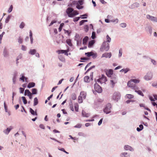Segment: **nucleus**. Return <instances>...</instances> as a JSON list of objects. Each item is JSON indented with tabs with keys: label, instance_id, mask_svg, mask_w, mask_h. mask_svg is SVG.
<instances>
[{
	"label": "nucleus",
	"instance_id": "f257e3e1",
	"mask_svg": "<svg viewBox=\"0 0 157 157\" xmlns=\"http://www.w3.org/2000/svg\"><path fill=\"white\" fill-rule=\"evenodd\" d=\"M66 13L69 17H72L78 14V12L76 10H74L71 8H68L66 10Z\"/></svg>",
	"mask_w": 157,
	"mask_h": 157
},
{
	"label": "nucleus",
	"instance_id": "f03ea898",
	"mask_svg": "<svg viewBox=\"0 0 157 157\" xmlns=\"http://www.w3.org/2000/svg\"><path fill=\"white\" fill-rule=\"evenodd\" d=\"M86 92L82 91L80 94V95L78 97V101L79 103H81L83 102V100L86 98Z\"/></svg>",
	"mask_w": 157,
	"mask_h": 157
},
{
	"label": "nucleus",
	"instance_id": "7ed1b4c3",
	"mask_svg": "<svg viewBox=\"0 0 157 157\" xmlns=\"http://www.w3.org/2000/svg\"><path fill=\"white\" fill-rule=\"evenodd\" d=\"M94 89L98 93H101L102 91L101 87L97 83L94 84Z\"/></svg>",
	"mask_w": 157,
	"mask_h": 157
},
{
	"label": "nucleus",
	"instance_id": "20e7f679",
	"mask_svg": "<svg viewBox=\"0 0 157 157\" xmlns=\"http://www.w3.org/2000/svg\"><path fill=\"white\" fill-rule=\"evenodd\" d=\"M111 105L109 103L107 104L104 109V112L106 114H108L110 113Z\"/></svg>",
	"mask_w": 157,
	"mask_h": 157
},
{
	"label": "nucleus",
	"instance_id": "39448f33",
	"mask_svg": "<svg viewBox=\"0 0 157 157\" xmlns=\"http://www.w3.org/2000/svg\"><path fill=\"white\" fill-rule=\"evenodd\" d=\"M120 97L121 94L120 93L116 92L114 93L112 98L114 100L117 101L119 99H120Z\"/></svg>",
	"mask_w": 157,
	"mask_h": 157
},
{
	"label": "nucleus",
	"instance_id": "423d86ee",
	"mask_svg": "<svg viewBox=\"0 0 157 157\" xmlns=\"http://www.w3.org/2000/svg\"><path fill=\"white\" fill-rule=\"evenodd\" d=\"M107 81V79L106 77L103 75L97 80V81L101 84L105 83Z\"/></svg>",
	"mask_w": 157,
	"mask_h": 157
},
{
	"label": "nucleus",
	"instance_id": "0eeeda50",
	"mask_svg": "<svg viewBox=\"0 0 157 157\" xmlns=\"http://www.w3.org/2000/svg\"><path fill=\"white\" fill-rule=\"evenodd\" d=\"M109 48V45L108 43H106L105 42H104L103 44L101 51H108Z\"/></svg>",
	"mask_w": 157,
	"mask_h": 157
},
{
	"label": "nucleus",
	"instance_id": "6e6552de",
	"mask_svg": "<svg viewBox=\"0 0 157 157\" xmlns=\"http://www.w3.org/2000/svg\"><path fill=\"white\" fill-rule=\"evenodd\" d=\"M93 72H92L90 75V78L89 76H85L84 78V80L85 82H90V80H93Z\"/></svg>",
	"mask_w": 157,
	"mask_h": 157
},
{
	"label": "nucleus",
	"instance_id": "1a4fd4ad",
	"mask_svg": "<svg viewBox=\"0 0 157 157\" xmlns=\"http://www.w3.org/2000/svg\"><path fill=\"white\" fill-rule=\"evenodd\" d=\"M152 77V74L151 72H148L144 77V78L146 80L151 79Z\"/></svg>",
	"mask_w": 157,
	"mask_h": 157
},
{
	"label": "nucleus",
	"instance_id": "9d476101",
	"mask_svg": "<svg viewBox=\"0 0 157 157\" xmlns=\"http://www.w3.org/2000/svg\"><path fill=\"white\" fill-rule=\"evenodd\" d=\"M146 17L147 19H150L152 21L157 22V18L156 17L151 16L149 14H147Z\"/></svg>",
	"mask_w": 157,
	"mask_h": 157
},
{
	"label": "nucleus",
	"instance_id": "9b49d317",
	"mask_svg": "<svg viewBox=\"0 0 157 157\" xmlns=\"http://www.w3.org/2000/svg\"><path fill=\"white\" fill-rule=\"evenodd\" d=\"M32 93H31V92L29 91L28 90H25L24 95L26 96L27 95L28 96H29V98L30 99H31L32 98Z\"/></svg>",
	"mask_w": 157,
	"mask_h": 157
},
{
	"label": "nucleus",
	"instance_id": "f8f14e48",
	"mask_svg": "<svg viewBox=\"0 0 157 157\" xmlns=\"http://www.w3.org/2000/svg\"><path fill=\"white\" fill-rule=\"evenodd\" d=\"M112 56V54L111 52L109 53H105L102 55L101 58L105 57L106 58H110Z\"/></svg>",
	"mask_w": 157,
	"mask_h": 157
},
{
	"label": "nucleus",
	"instance_id": "ddd939ff",
	"mask_svg": "<svg viewBox=\"0 0 157 157\" xmlns=\"http://www.w3.org/2000/svg\"><path fill=\"white\" fill-rule=\"evenodd\" d=\"M106 75L108 77H111L113 74V71L112 69L107 70L106 71Z\"/></svg>",
	"mask_w": 157,
	"mask_h": 157
},
{
	"label": "nucleus",
	"instance_id": "4468645a",
	"mask_svg": "<svg viewBox=\"0 0 157 157\" xmlns=\"http://www.w3.org/2000/svg\"><path fill=\"white\" fill-rule=\"evenodd\" d=\"M68 52V50H58L57 51V52L58 54H59L60 53H64L65 55L67 56H68V54L67 52Z\"/></svg>",
	"mask_w": 157,
	"mask_h": 157
},
{
	"label": "nucleus",
	"instance_id": "2eb2a0df",
	"mask_svg": "<svg viewBox=\"0 0 157 157\" xmlns=\"http://www.w3.org/2000/svg\"><path fill=\"white\" fill-rule=\"evenodd\" d=\"M127 85L129 87L132 88L134 87V86L135 85L133 83L132 81L131 80L128 82Z\"/></svg>",
	"mask_w": 157,
	"mask_h": 157
},
{
	"label": "nucleus",
	"instance_id": "dca6fc26",
	"mask_svg": "<svg viewBox=\"0 0 157 157\" xmlns=\"http://www.w3.org/2000/svg\"><path fill=\"white\" fill-rule=\"evenodd\" d=\"M13 128L12 127L10 126V128H7L4 131V132L6 134H8L10 131Z\"/></svg>",
	"mask_w": 157,
	"mask_h": 157
},
{
	"label": "nucleus",
	"instance_id": "f3484780",
	"mask_svg": "<svg viewBox=\"0 0 157 157\" xmlns=\"http://www.w3.org/2000/svg\"><path fill=\"white\" fill-rule=\"evenodd\" d=\"M124 148L126 150H129L132 151L134 150L131 147L128 145H125L124 147Z\"/></svg>",
	"mask_w": 157,
	"mask_h": 157
},
{
	"label": "nucleus",
	"instance_id": "a211bd4d",
	"mask_svg": "<svg viewBox=\"0 0 157 157\" xmlns=\"http://www.w3.org/2000/svg\"><path fill=\"white\" fill-rule=\"evenodd\" d=\"M82 116L83 117H88L90 115L89 113H86L84 111L82 110Z\"/></svg>",
	"mask_w": 157,
	"mask_h": 157
},
{
	"label": "nucleus",
	"instance_id": "6ab92c4d",
	"mask_svg": "<svg viewBox=\"0 0 157 157\" xmlns=\"http://www.w3.org/2000/svg\"><path fill=\"white\" fill-rule=\"evenodd\" d=\"M35 83L33 82H29L27 86L28 88H30L34 87L35 86Z\"/></svg>",
	"mask_w": 157,
	"mask_h": 157
},
{
	"label": "nucleus",
	"instance_id": "aec40b11",
	"mask_svg": "<svg viewBox=\"0 0 157 157\" xmlns=\"http://www.w3.org/2000/svg\"><path fill=\"white\" fill-rule=\"evenodd\" d=\"M29 111L31 114L33 115H36V116L37 115V114L36 112H35L33 110L32 108H30Z\"/></svg>",
	"mask_w": 157,
	"mask_h": 157
},
{
	"label": "nucleus",
	"instance_id": "412c9836",
	"mask_svg": "<svg viewBox=\"0 0 157 157\" xmlns=\"http://www.w3.org/2000/svg\"><path fill=\"white\" fill-rule=\"evenodd\" d=\"M88 37L87 36H86L83 39V44L85 45L88 41Z\"/></svg>",
	"mask_w": 157,
	"mask_h": 157
},
{
	"label": "nucleus",
	"instance_id": "4be33fe9",
	"mask_svg": "<svg viewBox=\"0 0 157 157\" xmlns=\"http://www.w3.org/2000/svg\"><path fill=\"white\" fill-rule=\"evenodd\" d=\"M36 52V51L35 49H30L29 52V53L32 55H34Z\"/></svg>",
	"mask_w": 157,
	"mask_h": 157
},
{
	"label": "nucleus",
	"instance_id": "5701e85b",
	"mask_svg": "<svg viewBox=\"0 0 157 157\" xmlns=\"http://www.w3.org/2000/svg\"><path fill=\"white\" fill-rule=\"evenodd\" d=\"M117 81L115 78L113 80H110V82H111V83L113 87H114L115 83H117Z\"/></svg>",
	"mask_w": 157,
	"mask_h": 157
},
{
	"label": "nucleus",
	"instance_id": "b1692460",
	"mask_svg": "<svg viewBox=\"0 0 157 157\" xmlns=\"http://www.w3.org/2000/svg\"><path fill=\"white\" fill-rule=\"evenodd\" d=\"M74 106L75 111L76 112H78V111L79 105L78 103H75Z\"/></svg>",
	"mask_w": 157,
	"mask_h": 157
},
{
	"label": "nucleus",
	"instance_id": "393cba45",
	"mask_svg": "<svg viewBox=\"0 0 157 157\" xmlns=\"http://www.w3.org/2000/svg\"><path fill=\"white\" fill-rule=\"evenodd\" d=\"M33 102V105L34 106H35L38 104V101L37 98L36 97L34 98Z\"/></svg>",
	"mask_w": 157,
	"mask_h": 157
},
{
	"label": "nucleus",
	"instance_id": "a878e982",
	"mask_svg": "<svg viewBox=\"0 0 157 157\" xmlns=\"http://www.w3.org/2000/svg\"><path fill=\"white\" fill-rule=\"evenodd\" d=\"M131 80L133 82L135 83H139L140 80L139 79H131Z\"/></svg>",
	"mask_w": 157,
	"mask_h": 157
},
{
	"label": "nucleus",
	"instance_id": "bb28decb",
	"mask_svg": "<svg viewBox=\"0 0 157 157\" xmlns=\"http://www.w3.org/2000/svg\"><path fill=\"white\" fill-rule=\"evenodd\" d=\"M135 92L137 93L139 95H141L143 97L144 96V94L140 90H135Z\"/></svg>",
	"mask_w": 157,
	"mask_h": 157
},
{
	"label": "nucleus",
	"instance_id": "cd10ccee",
	"mask_svg": "<svg viewBox=\"0 0 157 157\" xmlns=\"http://www.w3.org/2000/svg\"><path fill=\"white\" fill-rule=\"evenodd\" d=\"M67 43L70 46H72V44L71 42V40L70 39H67L66 40Z\"/></svg>",
	"mask_w": 157,
	"mask_h": 157
},
{
	"label": "nucleus",
	"instance_id": "c85d7f7f",
	"mask_svg": "<svg viewBox=\"0 0 157 157\" xmlns=\"http://www.w3.org/2000/svg\"><path fill=\"white\" fill-rule=\"evenodd\" d=\"M140 128L137 127L136 128L138 132H140L143 129V126L142 124H140L139 125Z\"/></svg>",
	"mask_w": 157,
	"mask_h": 157
},
{
	"label": "nucleus",
	"instance_id": "c756f323",
	"mask_svg": "<svg viewBox=\"0 0 157 157\" xmlns=\"http://www.w3.org/2000/svg\"><path fill=\"white\" fill-rule=\"evenodd\" d=\"M94 40H93L89 41L88 44V47L89 48L91 47V46H92L94 44Z\"/></svg>",
	"mask_w": 157,
	"mask_h": 157
},
{
	"label": "nucleus",
	"instance_id": "7c9ffc66",
	"mask_svg": "<svg viewBox=\"0 0 157 157\" xmlns=\"http://www.w3.org/2000/svg\"><path fill=\"white\" fill-rule=\"evenodd\" d=\"M37 93V90L36 88H33L32 89V94H36Z\"/></svg>",
	"mask_w": 157,
	"mask_h": 157
},
{
	"label": "nucleus",
	"instance_id": "2f4dec72",
	"mask_svg": "<svg viewBox=\"0 0 157 157\" xmlns=\"http://www.w3.org/2000/svg\"><path fill=\"white\" fill-rule=\"evenodd\" d=\"M71 98L73 100H75L76 99V96L75 93H73L71 95Z\"/></svg>",
	"mask_w": 157,
	"mask_h": 157
},
{
	"label": "nucleus",
	"instance_id": "473e14b6",
	"mask_svg": "<svg viewBox=\"0 0 157 157\" xmlns=\"http://www.w3.org/2000/svg\"><path fill=\"white\" fill-rule=\"evenodd\" d=\"M126 97L128 99H131L134 97V96L131 94H127Z\"/></svg>",
	"mask_w": 157,
	"mask_h": 157
},
{
	"label": "nucleus",
	"instance_id": "72a5a7b5",
	"mask_svg": "<svg viewBox=\"0 0 157 157\" xmlns=\"http://www.w3.org/2000/svg\"><path fill=\"white\" fill-rule=\"evenodd\" d=\"M129 69L128 68H126L125 69H122L120 71L121 72H124V73H126L129 71Z\"/></svg>",
	"mask_w": 157,
	"mask_h": 157
},
{
	"label": "nucleus",
	"instance_id": "f704fd0d",
	"mask_svg": "<svg viewBox=\"0 0 157 157\" xmlns=\"http://www.w3.org/2000/svg\"><path fill=\"white\" fill-rule=\"evenodd\" d=\"M92 52H88L87 53H86L85 54L86 55L87 57H90L92 55Z\"/></svg>",
	"mask_w": 157,
	"mask_h": 157
},
{
	"label": "nucleus",
	"instance_id": "c9c22d12",
	"mask_svg": "<svg viewBox=\"0 0 157 157\" xmlns=\"http://www.w3.org/2000/svg\"><path fill=\"white\" fill-rule=\"evenodd\" d=\"M21 98H22V100L23 101L24 103L25 104H26L27 103V101L26 100V99L25 98V97H22Z\"/></svg>",
	"mask_w": 157,
	"mask_h": 157
},
{
	"label": "nucleus",
	"instance_id": "e433bc0d",
	"mask_svg": "<svg viewBox=\"0 0 157 157\" xmlns=\"http://www.w3.org/2000/svg\"><path fill=\"white\" fill-rule=\"evenodd\" d=\"M132 89H133L135 90H135H139V87L136 85H135Z\"/></svg>",
	"mask_w": 157,
	"mask_h": 157
},
{
	"label": "nucleus",
	"instance_id": "4c0bfd02",
	"mask_svg": "<svg viewBox=\"0 0 157 157\" xmlns=\"http://www.w3.org/2000/svg\"><path fill=\"white\" fill-rule=\"evenodd\" d=\"M122 157H129V155L127 154V153H122Z\"/></svg>",
	"mask_w": 157,
	"mask_h": 157
},
{
	"label": "nucleus",
	"instance_id": "58836bf2",
	"mask_svg": "<svg viewBox=\"0 0 157 157\" xmlns=\"http://www.w3.org/2000/svg\"><path fill=\"white\" fill-rule=\"evenodd\" d=\"M8 55V52L6 50H4L3 52V55L5 57H7Z\"/></svg>",
	"mask_w": 157,
	"mask_h": 157
},
{
	"label": "nucleus",
	"instance_id": "ea45409f",
	"mask_svg": "<svg viewBox=\"0 0 157 157\" xmlns=\"http://www.w3.org/2000/svg\"><path fill=\"white\" fill-rule=\"evenodd\" d=\"M11 17V16L10 15L8 16L6 18L5 20V22L6 23H7L9 21L10 18Z\"/></svg>",
	"mask_w": 157,
	"mask_h": 157
},
{
	"label": "nucleus",
	"instance_id": "a19ab883",
	"mask_svg": "<svg viewBox=\"0 0 157 157\" xmlns=\"http://www.w3.org/2000/svg\"><path fill=\"white\" fill-rule=\"evenodd\" d=\"M64 25V24L63 23H62L61 24H60L59 27V31H61V30L62 29V28L63 27V26Z\"/></svg>",
	"mask_w": 157,
	"mask_h": 157
},
{
	"label": "nucleus",
	"instance_id": "79ce46f5",
	"mask_svg": "<svg viewBox=\"0 0 157 157\" xmlns=\"http://www.w3.org/2000/svg\"><path fill=\"white\" fill-rule=\"evenodd\" d=\"M76 7L78 9L80 10L82 9L83 8V7L82 6H80V5H79V4H78L76 6Z\"/></svg>",
	"mask_w": 157,
	"mask_h": 157
},
{
	"label": "nucleus",
	"instance_id": "37998d69",
	"mask_svg": "<svg viewBox=\"0 0 157 157\" xmlns=\"http://www.w3.org/2000/svg\"><path fill=\"white\" fill-rule=\"evenodd\" d=\"M83 0H79L78 1V4H79L80 5H82L83 4Z\"/></svg>",
	"mask_w": 157,
	"mask_h": 157
},
{
	"label": "nucleus",
	"instance_id": "c03bdc74",
	"mask_svg": "<svg viewBox=\"0 0 157 157\" xmlns=\"http://www.w3.org/2000/svg\"><path fill=\"white\" fill-rule=\"evenodd\" d=\"M82 127V124H77L74 126L75 128H80Z\"/></svg>",
	"mask_w": 157,
	"mask_h": 157
},
{
	"label": "nucleus",
	"instance_id": "a18cd8bd",
	"mask_svg": "<svg viewBox=\"0 0 157 157\" xmlns=\"http://www.w3.org/2000/svg\"><path fill=\"white\" fill-rule=\"evenodd\" d=\"M120 26L122 28H125L126 26V24L125 23H123L120 24Z\"/></svg>",
	"mask_w": 157,
	"mask_h": 157
},
{
	"label": "nucleus",
	"instance_id": "49530a36",
	"mask_svg": "<svg viewBox=\"0 0 157 157\" xmlns=\"http://www.w3.org/2000/svg\"><path fill=\"white\" fill-rule=\"evenodd\" d=\"M97 56V53H94L93 52H92V55L91 56H92V57L93 58H95Z\"/></svg>",
	"mask_w": 157,
	"mask_h": 157
},
{
	"label": "nucleus",
	"instance_id": "de8ad7c7",
	"mask_svg": "<svg viewBox=\"0 0 157 157\" xmlns=\"http://www.w3.org/2000/svg\"><path fill=\"white\" fill-rule=\"evenodd\" d=\"M18 42L19 43L21 44L23 42L22 38L21 37H19L18 39Z\"/></svg>",
	"mask_w": 157,
	"mask_h": 157
},
{
	"label": "nucleus",
	"instance_id": "09e8293b",
	"mask_svg": "<svg viewBox=\"0 0 157 157\" xmlns=\"http://www.w3.org/2000/svg\"><path fill=\"white\" fill-rule=\"evenodd\" d=\"M107 41L108 42H110L111 41V39L109 36L107 35L106 36Z\"/></svg>",
	"mask_w": 157,
	"mask_h": 157
},
{
	"label": "nucleus",
	"instance_id": "8fccbe9b",
	"mask_svg": "<svg viewBox=\"0 0 157 157\" xmlns=\"http://www.w3.org/2000/svg\"><path fill=\"white\" fill-rule=\"evenodd\" d=\"M25 25V24L24 23L22 22L21 23V24L20 25V27L21 29H22L24 27Z\"/></svg>",
	"mask_w": 157,
	"mask_h": 157
},
{
	"label": "nucleus",
	"instance_id": "3c124183",
	"mask_svg": "<svg viewBox=\"0 0 157 157\" xmlns=\"http://www.w3.org/2000/svg\"><path fill=\"white\" fill-rule=\"evenodd\" d=\"M80 17H75L73 19V21L75 22L78 21L80 19Z\"/></svg>",
	"mask_w": 157,
	"mask_h": 157
},
{
	"label": "nucleus",
	"instance_id": "603ef678",
	"mask_svg": "<svg viewBox=\"0 0 157 157\" xmlns=\"http://www.w3.org/2000/svg\"><path fill=\"white\" fill-rule=\"evenodd\" d=\"M70 108L71 110L73 111H74V109L73 107V105L72 102H71V104H70Z\"/></svg>",
	"mask_w": 157,
	"mask_h": 157
},
{
	"label": "nucleus",
	"instance_id": "864d4df0",
	"mask_svg": "<svg viewBox=\"0 0 157 157\" xmlns=\"http://www.w3.org/2000/svg\"><path fill=\"white\" fill-rule=\"evenodd\" d=\"M12 9H13V6L12 5H11L10 6V7L8 10V12L9 13L11 12L12 11Z\"/></svg>",
	"mask_w": 157,
	"mask_h": 157
},
{
	"label": "nucleus",
	"instance_id": "5fc2aeb1",
	"mask_svg": "<svg viewBox=\"0 0 157 157\" xmlns=\"http://www.w3.org/2000/svg\"><path fill=\"white\" fill-rule=\"evenodd\" d=\"M91 37L93 39L95 38V34L94 32H93L92 33Z\"/></svg>",
	"mask_w": 157,
	"mask_h": 157
},
{
	"label": "nucleus",
	"instance_id": "6e6d98bb",
	"mask_svg": "<svg viewBox=\"0 0 157 157\" xmlns=\"http://www.w3.org/2000/svg\"><path fill=\"white\" fill-rule=\"evenodd\" d=\"M25 78V80H26L27 78L25 77L24 76L22 75V77L20 78V80H22L23 82L24 81V79Z\"/></svg>",
	"mask_w": 157,
	"mask_h": 157
},
{
	"label": "nucleus",
	"instance_id": "4d7b16f0",
	"mask_svg": "<svg viewBox=\"0 0 157 157\" xmlns=\"http://www.w3.org/2000/svg\"><path fill=\"white\" fill-rule=\"evenodd\" d=\"M84 29H85V31L87 32L88 30V26L87 25H85L84 26Z\"/></svg>",
	"mask_w": 157,
	"mask_h": 157
},
{
	"label": "nucleus",
	"instance_id": "13d9d810",
	"mask_svg": "<svg viewBox=\"0 0 157 157\" xmlns=\"http://www.w3.org/2000/svg\"><path fill=\"white\" fill-rule=\"evenodd\" d=\"M122 50L121 49H120L119 51V57H121L122 56Z\"/></svg>",
	"mask_w": 157,
	"mask_h": 157
},
{
	"label": "nucleus",
	"instance_id": "bf43d9fd",
	"mask_svg": "<svg viewBox=\"0 0 157 157\" xmlns=\"http://www.w3.org/2000/svg\"><path fill=\"white\" fill-rule=\"evenodd\" d=\"M20 92L21 93H23L24 90V88L22 87L20 88Z\"/></svg>",
	"mask_w": 157,
	"mask_h": 157
},
{
	"label": "nucleus",
	"instance_id": "052dcab7",
	"mask_svg": "<svg viewBox=\"0 0 157 157\" xmlns=\"http://www.w3.org/2000/svg\"><path fill=\"white\" fill-rule=\"evenodd\" d=\"M133 5L134 6H136V7H139V3L137 2H136L134 3Z\"/></svg>",
	"mask_w": 157,
	"mask_h": 157
},
{
	"label": "nucleus",
	"instance_id": "680f3d73",
	"mask_svg": "<svg viewBox=\"0 0 157 157\" xmlns=\"http://www.w3.org/2000/svg\"><path fill=\"white\" fill-rule=\"evenodd\" d=\"M82 17V19H85L87 18V15L86 14H85L81 16Z\"/></svg>",
	"mask_w": 157,
	"mask_h": 157
},
{
	"label": "nucleus",
	"instance_id": "e2e57ef3",
	"mask_svg": "<svg viewBox=\"0 0 157 157\" xmlns=\"http://www.w3.org/2000/svg\"><path fill=\"white\" fill-rule=\"evenodd\" d=\"M56 21H51V23H50V24L49 25V26H50L52 25L53 24L56 23Z\"/></svg>",
	"mask_w": 157,
	"mask_h": 157
},
{
	"label": "nucleus",
	"instance_id": "0e129e2a",
	"mask_svg": "<svg viewBox=\"0 0 157 157\" xmlns=\"http://www.w3.org/2000/svg\"><path fill=\"white\" fill-rule=\"evenodd\" d=\"M152 86L155 88H157V83H153L152 84Z\"/></svg>",
	"mask_w": 157,
	"mask_h": 157
},
{
	"label": "nucleus",
	"instance_id": "69168bd1",
	"mask_svg": "<svg viewBox=\"0 0 157 157\" xmlns=\"http://www.w3.org/2000/svg\"><path fill=\"white\" fill-rule=\"evenodd\" d=\"M102 120H103V119L102 118V119H101L99 121V122L98 123V125H101V124L102 123Z\"/></svg>",
	"mask_w": 157,
	"mask_h": 157
},
{
	"label": "nucleus",
	"instance_id": "338daca9",
	"mask_svg": "<svg viewBox=\"0 0 157 157\" xmlns=\"http://www.w3.org/2000/svg\"><path fill=\"white\" fill-rule=\"evenodd\" d=\"M26 48L25 46L24 45L22 46L21 49L22 50H23L24 51H25L26 50Z\"/></svg>",
	"mask_w": 157,
	"mask_h": 157
},
{
	"label": "nucleus",
	"instance_id": "774afa93",
	"mask_svg": "<svg viewBox=\"0 0 157 157\" xmlns=\"http://www.w3.org/2000/svg\"><path fill=\"white\" fill-rule=\"evenodd\" d=\"M39 127L40 128H41L42 129H44V128H45V127H44V125L43 124H40Z\"/></svg>",
	"mask_w": 157,
	"mask_h": 157
}]
</instances>
